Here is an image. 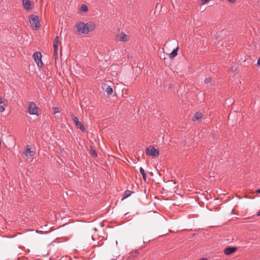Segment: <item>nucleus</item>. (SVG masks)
<instances>
[{"label": "nucleus", "instance_id": "nucleus-1", "mask_svg": "<svg viewBox=\"0 0 260 260\" xmlns=\"http://www.w3.org/2000/svg\"><path fill=\"white\" fill-rule=\"evenodd\" d=\"M76 27L78 33L87 34L94 29L95 24L91 22L86 23L80 22L76 25Z\"/></svg>", "mask_w": 260, "mask_h": 260}, {"label": "nucleus", "instance_id": "nucleus-2", "mask_svg": "<svg viewBox=\"0 0 260 260\" xmlns=\"http://www.w3.org/2000/svg\"><path fill=\"white\" fill-rule=\"evenodd\" d=\"M27 112L30 115H39L40 114L39 108L34 102H32L28 103Z\"/></svg>", "mask_w": 260, "mask_h": 260}, {"label": "nucleus", "instance_id": "nucleus-3", "mask_svg": "<svg viewBox=\"0 0 260 260\" xmlns=\"http://www.w3.org/2000/svg\"><path fill=\"white\" fill-rule=\"evenodd\" d=\"M29 23L31 26L35 29H38L41 26L39 17L36 15H31L29 17Z\"/></svg>", "mask_w": 260, "mask_h": 260}, {"label": "nucleus", "instance_id": "nucleus-4", "mask_svg": "<svg viewBox=\"0 0 260 260\" xmlns=\"http://www.w3.org/2000/svg\"><path fill=\"white\" fill-rule=\"evenodd\" d=\"M146 154L149 156H156L159 154V150L155 149L153 146H150L146 150Z\"/></svg>", "mask_w": 260, "mask_h": 260}, {"label": "nucleus", "instance_id": "nucleus-5", "mask_svg": "<svg viewBox=\"0 0 260 260\" xmlns=\"http://www.w3.org/2000/svg\"><path fill=\"white\" fill-rule=\"evenodd\" d=\"M22 6L24 9L26 11H29L32 10L34 7V3L30 0H21Z\"/></svg>", "mask_w": 260, "mask_h": 260}, {"label": "nucleus", "instance_id": "nucleus-6", "mask_svg": "<svg viewBox=\"0 0 260 260\" xmlns=\"http://www.w3.org/2000/svg\"><path fill=\"white\" fill-rule=\"evenodd\" d=\"M33 57L38 67H42L43 66V62L42 61V54L40 52L37 51L34 53Z\"/></svg>", "mask_w": 260, "mask_h": 260}, {"label": "nucleus", "instance_id": "nucleus-7", "mask_svg": "<svg viewBox=\"0 0 260 260\" xmlns=\"http://www.w3.org/2000/svg\"><path fill=\"white\" fill-rule=\"evenodd\" d=\"M72 120L74 122L76 127L80 129L83 132L85 131V128L83 124L79 121L78 118L74 115L72 114Z\"/></svg>", "mask_w": 260, "mask_h": 260}, {"label": "nucleus", "instance_id": "nucleus-8", "mask_svg": "<svg viewBox=\"0 0 260 260\" xmlns=\"http://www.w3.org/2000/svg\"><path fill=\"white\" fill-rule=\"evenodd\" d=\"M23 153L27 158H30L34 155L35 152L31 150L30 147L27 145L24 149Z\"/></svg>", "mask_w": 260, "mask_h": 260}, {"label": "nucleus", "instance_id": "nucleus-9", "mask_svg": "<svg viewBox=\"0 0 260 260\" xmlns=\"http://www.w3.org/2000/svg\"><path fill=\"white\" fill-rule=\"evenodd\" d=\"M129 39L130 38L128 36L123 32L119 33L117 36V40L121 42L128 41Z\"/></svg>", "mask_w": 260, "mask_h": 260}, {"label": "nucleus", "instance_id": "nucleus-10", "mask_svg": "<svg viewBox=\"0 0 260 260\" xmlns=\"http://www.w3.org/2000/svg\"><path fill=\"white\" fill-rule=\"evenodd\" d=\"M0 104H3V105L0 106V111L1 112H3L5 111V108L7 106V101H6L2 97H1Z\"/></svg>", "mask_w": 260, "mask_h": 260}, {"label": "nucleus", "instance_id": "nucleus-11", "mask_svg": "<svg viewBox=\"0 0 260 260\" xmlns=\"http://www.w3.org/2000/svg\"><path fill=\"white\" fill-rule=\"evenodd\" d=\"M103 89L107 92L108 95H111L113 93L112 88L107 84H104L103 86Z\"/></svg>", "mask_w": 260, "mask_h": 260}, {"label": "nucleus", "instance_id": "nucleus-12", "mask_svg": "<svg viewBox=\"0 0 260 260\" xmlns=\"http://www.w3.org/2000/svg\"><path fill=\"white\" fill-rule=\"evenodd\" d=\"M237 248L235 247H227L224 249V253L225 255H230L236 251Z\"/></svg>", "mask_w": 260, "mask_h": 260}, {"label": "nucleus", "instance_id": "nucleus-13", "mask_svg": "<svg viewBox=\"0 0 260 260\" xmlns=\"http://www.w3.org/2000/svg\"><path fill=\"white\" fill-rule=\"evenodd\" d=\"M61 42L59 40V38L58 36L56 37L53 41V48H58L59 46H60Z\"/></svg>", "mask_w": 260, "mask_h": 260}, {"label": "nucleus", "instance_id": "nucleus-14", "mask_svg": "<svg viewBox=\"0 0 260 260\" xmlns=\"http://www.w3.org/2000/svg\"><path fill=\"white\" fill-rule=\"evenodd\" d=\"M202 113L197 112L194 115V116L192 118V121L194 122H196V121H198V120H199L200 119H201L202 118Z\"/></svg>", "mask_w": 260, "mask_h": 260}, {"label": "nucleus", "instance_id": "nucleus-15", "mask_svg": "<svg viewBox=\"0 0 260 260\" xmlns=\"http://www.w3.org/2000/svg\"><path fill=\"white\" fill-rule=\"evenodd\" d=\"M178 49L179 48L177 47L176 49H174L172 51V52L169 55L170 58H173L177 55Z\"/></svg>", "mask_w": 260, "mask_h": 260}, {"label": "nucleus", "instance_id": "nucleus-16", "mask_svg": "<svg viewBox=\"0 0 260 260\" xmlns=\"http://www.w3.org/2000/svg\"><path fill=\"white\" fill-rule=\"evenodd\" d=\"M80 11L81 12H87V11H88V7H87V6L86 5H85V4L82 5L81 6L80 8Z\"/></svg>", "mask_w": 260, "mask_h": 260}, {"label": "nucleus", "instance_id": "nucleus-17", "mask_svg": "<svg viewBox=\"0 0 260 260\" xmlns=\"http://www.w3.org/2000/svg\"><path fill=\"white\" fill-rule=\"evenodd\" d=\"M53 56L55 60L58 59V48H53Z\"/></svg>", "mask_w": 260, "mask_h": 260}, {"label": "nucleus", "instance_id": "nucleus-18", "mask_svg": "<svg viewBox=\"0 0 260 260\" xmlns=\"http://www.w3.org/2000/svg\"><path fill=\"white\" fill-rule=\"evenodd\" d=\"M132 193V192H131V191H129V190H126V191H125V192L124 193V196L122 199V201L124 200L125 199L129 197Z\"/></svg>", "mask_w": 260, "mask_h": 260}, {"label": "nucleus", "instance_id": "nucleus-19", "mask_svg": "<svg viewBox=\"0 0 260 260\" xmlns=\"http://www.w3.org/2000/svg\"><path fill=\"white\" fill-rule=\"evenodd\" d=\"M140 173H141V174H142V175L143 176V179L145 181H146V173L145 172L144 170L142 167H141L140 168Z\"/></svg>", "mask_w": 260, "mask_h": 260}, {"label": "nucleus", "instance_id": "nucleus-20", "mask_svg": "<svg viewBox=\"0 0 260 260\" xmlns=\"http://www.w3.org/2000/svg\"><path fill=\"white\" fill-rule=\"evenodd\" d=\"M211 80V79L210 77H208V78H206L205 79L204 82H205L206 84H208V83H209V82H210Z\"/></svg>", "mask_w": 260, "mask_h": 260}, {"label": "nucleus", "instance_id": "nucleus-21", "mask_svg": "<svg viewBox=\"0 0 260 260\" xmlns=\"http://www.w3.org/2000/svg\"><path fill=\"white\" fill-rule=\"evenodd\" d=\"M53 111L54 113H57L59 112V110L57 107H54L53 108Z\"/></svg>", "mask_w": 260, "mask_h": 260}, {"label": "nucleus", "instance_id": "nucleus-22", "mask_svg": "<svg viewBox=\"0 0 260 260\" xmlns=\"http://www.w3.org/2000/svg\"><path fill=\"white\" fill-rule=\"evenodd\" d=\"M209 0H201L202 4L204 5L207 4Z\"/></svg>", "mask_w": 260, "mask_h": 260}, {"label": "nucleus", "instance_id": "nucleus-23", "mask_svg": "<svg viewBox=\"0 0 260 260\" xmlns=\"http://www.w3.org/2000/svg\"><path fill=\"white\" fill-rule=\"evenodd\" d=\"M92 153L94 154L95 157L97 156L98 154H97V153L96 152V151L95 150H93Z\"/></svg>", "mask_w": 260, "mask_h": 260}, {"label": "nucleus", "instance_id": "nucleus-24", "mask_svg": "<svg viewBox=\"0 0 260 260\" xmlns=\"http://www.w3.org/2000/svg\"><path fill=\"white\" fill-rule=\"evenodd\" d=\"M230 3H234L236 0H228Z\"/></svg>", "mask_w": 260, "mask_h": 260}, {"label": "nucleus", "instance_id": "nucleus-25", "mask_svg": "<svg viewBox=\"0 0 260 260\" xmlns=\"http://www.w3.org/2000/svg\"><path fill=\"white\" fill-rule=\"evenodd\" d=\"M257 64L260 66V57L258 58L257 60Z\"/></svg>", "mask_w": 260, "mask_h": 260}, {"label": "nucleus", "instance_id": "nucleus-26", "mask_svg": "<svg viewBox=\"0 0 260 260\" xmlns=\"http://www.w3.org/2000/svg\"><path fill=\"white\" fill-rule=\"evenodd\" d=\"M256 214L257 216H260V210Z\"/></svg>", "mask_w": 260, "mask_h": 260}, {"label": "nucleus", "instance_id": "nucleus-27", "mask_svg": "<svg viewBox=\"0 0 260 260\" xmlns=\"http://www.w3.org/2000/svg\"><path fill=\"white\" fill-rule=\"evenodd\" d=\"M160 234H161V235H165V234H168V233H160Z\"/></svg>", "mask_w": 260, "mask_h": 260}, {"label": "nucleus", "instance_id": "nucleus-28", "mask_svg": "<svg viewBox=\"0 0 260 260\" xmlns=\"http://www.w3.org/2000/svg\"><path fill=\"white\" fill-rule=\"evenodd\" d=\"M257 192H258V193H260V189L257 190Z\"/></svg>", "mask_w": 260, "mask_h": 260}, {"label": "nucleus", "instance_id": "nucleus-29", "mask_svg": "<svg viewBox=\"0 0 260 260\" xmlns=\"http://www.w3.org/2000/svg\"><path fill=\"white\" fill-rule=\"evenodd\" d=\"M36 232L37 233H39V232H42L41 231H39L37 230V231H36Z\"/></svg>", "mask_w": 260, "mask_h": 260}, {"label": "nucleus", "instance_id": "nucleus-30", "mask_svg": "<svg viewBox=\"0 0 260 260\" xmlns=\"http://www.w3.org/2000/svg\"><path fill=\"white\" fill-rule=\"evenodd\" d=\"M43 0H40V2H41V3L43 2Z\"/></svg>", "mask_w": 260, "mask_h": 260}]
</instances>
